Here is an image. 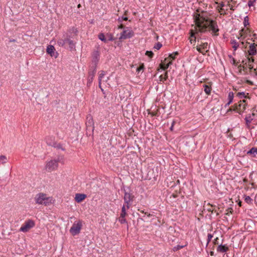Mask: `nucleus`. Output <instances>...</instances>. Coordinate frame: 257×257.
I'll return each instance as SVG.
<instances>
[{"mask_svg": "<svg viewBox=\"0 0 257 257\" xmlns=\"http://www.w3.org/2000/svg\"><path fill=\"white\" fill-rule=\"evenodd\" d=\"M208 20V14L206 12H202L201 14H196L194 15V22L196 26L194 27V30H191L190 31L189 39L191 43L195 41L196 37L195 35L197 31L204 32L206 31L209 26Z\"/></svg>", "mask_w": 257, "mask_h": 257, "instance_id": "1", "label": "nucleus"}, {"mask_svg": "<svg viewBox=\"0 0 257 257\" xmlns=\"http://www.w3.org/2000/svg\"><path fill=\"white\" fill-rule=\"evenodd\" d=\"M247 45H249V49L248 50V55H247V59H248V67L250 71L253 69V71L254 72L255 75L257 76V69H253V66L252 65V63L254 61V59L252 56L256 55V47L257 45L255 43L250 44L249 42H246L245 43V48L247 47Z\"/></svg>", "mask_w": 257, "mask_h": 257, "instance_id": "2", "label": "nucleus"}, {"mask_svg": "<svg viewBox=\"0 0 257 257\" xmlns=\"http://www.w3.org/2000/svg\"><path fill=\"white\" fill-rule=\"evenodd\" d=\"M64 163V159L63 157H59L57 159L51 160L48 161L45 165V169L48 172H51L56 170L58 167V163Z\"/></svg>", "mask_w": 257, "mask_h": 257, "instance_id": "3", "label": "nucleus"}, {"mask_svg": "<svg viewBox=\"0 0 257 257\" xmlns=\"http://www.w3.org/2000/svg\"><path fill=\"white\" fill-rule=\"evenodd\" d=\"M57 43L61 47H64L66 44H68L71 50L75 49V43L71 40L68 36H66L64 39H59Z\"/></svg>", "mask_w": 257, "mask_h": 257, "instance_id": "4", "label": "nucleus"}, {"mask_svg": "<svg viewBox=\"0 0 257 257\" xmlns=\"http://www.w3.org/2000/svg\"><path fill=\"white\" fill-rule=\"evenodd\" d=\"M214 3V7L220 15H225L227 14L226 11L223 7L225 6L224 4L220 0H212Z\"/></svg>", "mask_w": 257, "mask_h": 257, "instance_id": "5", "label": "nucleus"}, {"mask_svg": "<svg viewBox=\"0 0 257 257\" xmlns=\"http://www.w3.org/2000/svg\"><path fill=\"white\" fill-rule=\"evenodd\" d=\"M246 100L243 99L240 100L237 103L234 105V110H236L238 113L242 112L246 108Z\"/></svg>", "mask_w": 257, "mask_h": 257, "instance_id": "6", "label": "nucleus"}, {"mask_svg": "<svg viewBox=\"0 0 257 257\" xmlns=\"http://www.w3.org/2000/svg\"><path fill=\"white\" fill-rule=\"evenodd\" d=\"M219 29L217 23L215 21L210 20V32L212 36H217L219 35Z\"/></svg>", "mask_w": 257, "mask_h": 257, "instance_id": "7", "label": "nucleus"}, {"mask_svg": "<svg viewBox=\"0 0 257 257\" xmlns=\"http://www.w3.org/2000/svg\"><path fill=\"white\" fill-rule=\"evenodd\" d=\"M35 201L37 203L46 205L48 203L49 198L44 194H37L35 197Z\"/></svg>", "mask_w": 257, "mask_h": 257, "instance_id": "8", "label": "nucleus"}, {"mask_svg": "<svg viewBox=\"0 0 257 257\" xmlns=\"http://www.w3.org/2000/svg\"><path fill=\"white\" fill-rule=\"evenodd\" d=\"M134 196L132 194L125 192L124 195V203L126 204L127 209H128L132 204L134 200Z\"/></svg>", "mask_w": 257, "mask_h": 257, "instance_id": "9", "label": "nucleus"}, {"mask_svg": "<svg viewBox=\"0 0 257 257\" xmlns=\"http://www.w3.org/2000/svg\"><path fill=\"white\" fill-rule=\"evenodd\" d=\"M134 36V32L131 30H125L120 33L119 40L126 39L132 37Z\"/></svg>", "mask_w": 257, "mask_h": 257, "instance_id": "10", "label": "nucleus"}, {"mask_svg": "<svg viewBox=\"0 0 257 257\" xmlns=\"http://www.w3.org/2000/svg\"><path fill=\"white\" fill-rule=\"evenodd\" d=\"M86 124L87 130H91L92 131H93L94 128V122L93 118L91 116L87 117Z\"/></svg>", "mask_w": 257, "mask_h": 257, "instance_id": "11", "label": "nucleus"}, {"mask_svg": "<svg viewBox=\"0 0 257 257\" xmlns=\"http://www.w3.org/2000/svg\"><path fill=\"white\" fill-rule=\"evenodd\" d=\"M55 50V48L52 45H49L47 47V52L49 54H50L51 56L54 57L55 58H56L58 56V54L57 52L55 53L54 52Z\"/></svg>", "mask_w": 257, "mask_h": 257, "instance_id": "12", "label": "nucleus"}, {"mask_svg": "<svg viewBox=\"0 0 257 257\" xmlns=\"http://www.w3.org/2000/svg\"><path fill=\"white\" fill-rule=\"evenodd\" d=\"M249 33L250 31L248 28H242L239 31V37H238V39H243Z\"/></svg>", "mask_w": 257, "mask_h": 257, "instance_id": "13", "label": "nucleus"}, {"mask_svg": "<svg viewBox=\"0 0 257 257\" xmlns=\"http://www.w3.org/2000/svg\"><path fill=\"white\" fill-rule=\"evenodd\" d=\"M208 44L207 43H204L197 48V50L202 54H204L206 53H207L208 51V49H207Z\"/></svg>", "mask_w": 257, "mask_h": 257, "instance_id": "14", "label": "nucleus"}, {"mask_svg": "<svg viewBox=\"0 0 257 257\" xmlns=\"http://www.w3.org/2000/svg\"><path fill=\"white\" fill-rule=\"evenodd\" d=\"M81 230V226H72L70 229V232L73 236L78 234Z\"/></svg>", "mask_w": 257, "mask_h": 257, "instance_id": "15", "label": "nucleus"}, {"mask_svg": "<svg viewBox=\"0 0 257 257\" xmlns=\"http://www.w3.org/2000/svg\"><path fill=\"white\" fill-rule=\"evenodd\" d=\"M86 197V195L84 194L77 193L75 195V200L77 202L79 203L84 200Z\"/></svg>", "mask_w": 257, "mask_h": 257, "instance_id": "16", "label": "nucleus"}, {"mask_svg": "<svg viewBox=\"0 0 257 257\" xmlns=\"http://www.w3.org/2000/svg\"><path fill=\"white\" fill-rule=\"evenodd\" d=\"M255 114L252 112V113L248 114L245 118L246 125L247 126H249L250 123L251 122V120L253 119L254 116Z\"/></svg>", "mask_w": 257, "mask_h": 257, "instance_id": "17", "label": "nucleus"}, {"mask_svg": "<svg viewBox=\"0 0 257 257\" xmlns=\"http://www.w3.org/2000/svg\"><path fill=\"white\" fill-rule=\"evenodd\" d=\"M99 53L98 51H95L92 53V61L96 64L99 60Z\"/></svg>", "mask_w": 257, "mask_h": 257, "instance_id": "18", "label": "nucleus"}, {"mask_svg": "<svg viewBox=\"0 0 257 257\" xmlns=\"http://www.w3.org/2000/svg\"><path fill=\"white\" fill-rule=\"evenodd\" d=\"M236 2L233 0H227V6L231 10L234 11L233 7H235Z\"/></svg>", "mask_w": 257, "mask_h": 257, "instance_id": "19", "label": "nucleus"}, {"mask_svg": "<svg viewBox=\"0 0 257 257\" xmlns=\"http://www.w3.org/2000/svg\"><path fill=\"white\" fill-rule=\"evenodd\" d=\"M247 154L250 155L251 157H255L257 154V148H252L247 152Z\"/></svg>", "mask_w": 257, "mask_h": 257, "instance_id": "20", "label": "nucleus"}, {"mask_svg": "<svg viewBox=\"0 0 257 257\" xmlns=\"http://www.w3.org/2000/svg\"><path fill=\"white\" fill-rule=\"evenodd\" d=\"M234 94L232 92H230L228 94V101L226 105H229L232 102L233 99Z\"/></svg>", "mask_w": 257, "mask_h": 257, "instance_id": "21", "label": "nucleus"}, {"mask_svg": "<svg viewBox=\"0 0 257 257\" xmlns=\"http://www.w3.org/2000/svg\"><path fill=\"white\" fill-rule=\"evenodd\" d=\"M105 75V72L103 71H101L99 75V86L101 88V84L102 81V78Z\"/></svg>", "mask_w": 257, "mask_h": 257, "instance_id": "22", "label": "nucleus"}, {"mask_svg": "<svg viewBox=\"0 0 257 257\" xmlns=\"http://www.w3.org/2000/svg\"><path fill=\"white\" fill-rule=\"evenodd\" d=\"M228 249V247L224 245H220L218 247V250L222 252H226Z\"/></svg>", "mask_w": 257, "mask_h": 257, "instance_id": "23", "label": "nucleus"}, {"mask_svg": "<svg viewBox=\"0 0 257 257\" xmlns=\"http://www.w3.org/2000/svg\"><path fill=\"white\" fill-rule=\"evenodd\" d=\"M126 209H127V208H126V204L124 203L122 207L121 213L120 214L121 217L122 218H123L125 216Z\"/></svg>", "mask_w": 257, "mask_h": 257, "instance_id": "24", "label": "nucleus"}, {"mask_svg": "<svg viewBox=\"0 0 257 257\" xmlns=\"http://www.w3.org/2000/svg\"><path fill=\"white\" fill-rule=\"evenodd\" d=\"M8 159L5 155L0 156V163L2 164H5L7 162Z\"/></svg>", "mask_w": 257, "mask_h": 257, "instance_id": "25", "label": "nucleus"}, {"mask_svg": "<svg viewBox=\"0 0 257 257\" xmlns=\"http://www.w3.org/2000/svg\"><path fill=\"white\" fill-rule=\"evenodd\" d=\"M32 226H23L21 227L20 230L23 232H27L30 229Z\"/></svg>", "mask_w": 257, "mask_h": 257, "instance_id": "26", "label": "nucleus"}, {"mask_svg": "<svg viewBox=\"0 0 257 257\" xmlns=\"http://www.w3.org/2000/svg\"><path fill=\"white\" fill-rule=\"evenodd\" d=\"M244 201L246 203L248 204H252V199L249 196H244Z\"/></svg>", "mask_w": 257, "mask_h": 257, "instance_id": "27", "label": "nucleus"}, {"mask_svg": "<svg viewBox=\"0 0 257 257\" xmlns=\"http://www.w3.org/2000/svg\"><path fill=\"white\" fill-rule=\"evenodd\" d=\"M243 25L245 28H247V26L249 25V19L247 16L244 18Z\"/></svg>", "mask_w": 257, "mask_h": 257, "instance_id": "28", "label": "nucleus"}, {"mask_svg": "<svg viewBox=\"0 0 257 257\" xmlns=\"http://www.w3.org/2000/svg\"><path fill=\"white\" fill-rule=\"evenodd\" d=\"M160 81H164V80H166L168 78V74L167 72H165V76H163V75H161L160 77Z\"/></svg>", "mask_w": 257, "mask_h": 257, "instance_id": "29", "label": "nucleus"}, {"mask_svg": "<svg viewBox=\"0 0 257 257\" xmlns=\"http://www.w3.org/2000/svg\"><path fill=\"white\" fill-rule=\"evenodd\" d=\"M98 38L104 42H106V39L105 38V36L103 34L101 33L98 35Z\"/></svg>", "mask_w": 257, "mask_h": 257, "instance_id": "30", "label": "nucleus"}, {"mask_svg": "<svg viewBox=\"0 0 257 257\" xmlns=\"http://www.w3.org/2000/svg\"><path fill=\"white\" fill-rule=\"evenodd\" d=\"M94 74L95 72L94 71H93L92 73L89 74V76L88 77V82L90 83L92 81Z\"/></svg>", "mask_w": 257, "mask_h": 257, "instance_id": "31", "label": "nucleus"}, {"mask_svg": "<svg viewBox=\"0 0 257 257\" xmlns=\"http://www.w3.org/2000/svg\"><path fill=\"white\" fill-rule=\"evenodd\" d=\"M34 224H35L34 222L32 220H30V219H29V220L26 221V222H25V224H24V225H34Z\"/></svg>", "mask_w": 257, "mask_h": 257, "instance_id": "32", "label": "nucleus"}, {"mask_svg": "<svg viewBox=\"0 0 257 257\" xmlns=\"http://www.w3.org/2000/svg\"><path fill=\"white\" fill-rule=\"evenodd\" d=\"M186 245H178L177 246H175L173 248V250L174 251H177L178 250H179L180 249L183 248L184 246H185Z\"/></svg>", "mask_w": 257, "mask_h": 257, "instance_id": "33", "label": "nucleus"}, {"mask_svg": "<svg viewBox=\"0 0 257 257\" xmlns=\"http://www.w3.org/2000/svg\"><path fill=\"white\" fill-rule=\"evenodd\" d=\"M231 43L233 45V48L234 49V50H236L237 48L239 47L238 44L235 41H232Z\"/></svg>", "mask_w": 257, "mask_h": 257, "instance_id": "34", "label": "nucleus"}, {"mask_svg": "<svg viewBox=\"0 0 257 257\" xmlns=\"http://www.w3.org/2000/svg\"><path fill=\"white\" fill-rule=\"evenodd\" d=\"M178 54V53L177 52H176L175 53H173L169 55V57L172 58V60L175 59L176 56H177Z\"/></svg>", "mask_w": 257, "mask_h": 257, "instance_id": "35", "label": "nucleus"}, {"mask_svg": "<svg viewBox=\"0 0 257 257\" xmlns=\"http://www.w3.org/2000/svg\"><path fill=\"white\" fill-rule=\"evenodd\" d=\"M236 96L239 98L245 97V93L244 92H238L236 93Z\"/></svg>", "mask_w": 257, "mask_h": 257, "instance_id": "36", "label": "nucleus"}, {"mask_svg": "<svg viewBox=\"0 0 257 257\" xmlns=\"http://www.w3.org/2000/svg\"><path fill=\"white\" fill-rule=\"evenodd\" d=\"M146 55L150 58H152L154 55V53L152 51H147L146 52Z\"/></svg>", "mask_w": 257, "mask_h": 257, "instance_id": "37", "label": "nucleus"}, {"mask_svg": "<svg viewBox=\"0 0 257 257\" xmlns=\"http://www.w3.org/2000/svg\"><path fill=\"white\" fill-rule=\"evenodd\" d=\"M162 46V45L160 43H157L155 46L154 48L156 49L157 50H159Z\"/></svg>", "mask_w": 257, "mask_h": 257, "instance_id": "38", "label": "nucleus"}, {"mask_svg": "<svg viewBox=\"0 0 257 257\" xmlns=\"http://www.w3.org/2000/svg\"><path fill=\"white\" fill-rule=\"evenodd\" d=\"M128 20L126 17H122L121 18H119L118 21L119 23H121L122 21H127Z\"/></svg>", "mask_w": 257, "mask_h": 257, "instance_id": "39", "label": "nucleus"}, {"mask_svg": "<svg viewBox=\"0 0 257 257\" xmlns=\"http://www.w3.org/2000/svg\"><path fill=\"white\" fill-rule=\"evenodd\" d=\"M238 68L239 69V71H241L242 70V69L245 71V72H246V67H245L244 66H241V65H240L239 66H238Z\"/></svg>", "mask_w": 257, "mask_h": 257, "instance_id": "40", "label": "nucleus"}, {"mask_svg": "<svg viewBox=\"0 0 257 257\" xmlns=\"http://www.w3.org/2000/svg\"><path fill=\"white\" fill-rule=\"evenodd\" d=\"M144 65H141L140 67H138L137 68V71H138V72H139L141 70H144Z\"/></svg>", "mask_w": 257, "mask_h": 257, "instance_id": "41", "label": "nucleus"}, {"mask_svg": "<svg viewBox=\"0 0 257 257\" xmlns=\"http://www.w3.org/2000/svg\"><path fill=\"white\" fill-rule=\"evenodd\" d=\"M204 91L207 94H209V87L207 85H205Z\"/></svg>", "mask_w": 257, "mask_h": 257, "instance_id": "42", "label": "nucleus"}, {"mask_svg": "<svg viewBox=\"0 0 257 257\" xmlns=\"http://www.w3.org/2000/svg\"><path fill=\"white\" fill-rule=\"evenodd\" d=\"M119 220L121 224H123L125 222V220L124 219V217L122 218L121 216L120 217Z\"/></svg>", "mask_w": 257, "mask_h": 257, "instance_id": "43", "label": "nucleus"}, {"mask_svg": "<svg viewBox=\"0 0 257 257\" xmlns=\"http://www.w3.org/2000/svg\"><path fill=\"white\" fill-rule=\"evenodd\" d=\"M254 2H253V1H249L248 3V6L250 7H251V6H253V3Z\"/></svg>", "mask_w": 257, "mask_h": 257, "instance_id": "44", "label": "nucleus"}, {"mask_svg": "<svg viewBox=\"0 0 257 257\" xmlns=\"http://www.w3.org/2000/svg\"><path fill=\"white\" fill-rule=\"evenodd\" d=\"M169 66V64H167L166 65L164 64V68H163V70H165L166 69H167Z\"/></svg>", "mask_w": 257, "mask_h": 257, "instance_id": "45", "label": "nucleus"}, {"mask_svg": "<svg viewBox=\"0 0 257 257\" xmlns=\"http://www.w3.org/2000/svg\"><path fill=\"white\" fill-rule=\"evenodd\" d=\"M118 29H123L124 28V26L122 24H120L118 27Z\"/></svg>", "mask_w": 257, "mask_h": 257, "instance_id": "46", "label": "nucleus"}, {"mask_svg": "<svg viewBox=\"0 0 257 257\" xmlns=\"http://www.w3.org/2000/svg\"><path fill=\"white\" fill-rule=\"evenodd\" d=\"M238 205H239V206L241 207V201L239 200L238 202Z\"/></svg>", "mask_w": 257, "mask_h": 257, "instance_id": "47", "label": "nucleus"}, {"mask_svg": "<svg viewBox=\"0 0 257 257\" xmlns=\"http://www.w3.org/2000/svg\"><path fill=\"white\" fill-rule=\"evenodd\" d=\"M209 243V234L207 235V245Z\"/></svg>", "mask_w": 257, "mask_h": 257, "instance_id": "48", "label": "nucleus"}, {"mask_svg": "<svg viewBox=\"0 0 257 257\" xmlns=\"http://www.w3.org/2000/svg\"><path fill=\"white\" fill-rule=\"evenodd\" d=\"M160 67L162 69H163V68H164V64H160Z\"/></svg>", "mask_w": 257, "mask_h": 257, "instance_id": "49", "label": "nucleus"}, {"mask_svg": "<svg viewBox=\"0 0 257 257\" xmlns=\"http://www.w3.org/2000/svg\"><path fill=\"white\" fill-rule=\"evenodd\" d=\"M176 123V121H173L172 122V124H171V126H174V124H175Z\"/></svg>", "mask_w": 257, "mask_h": 257, "instance_id": "50", "label": "nucleus"}, {"mask_svg": "<svg viewBox=\"0 0 257 257\" xmlns=\"http://www.w3.org/2000/svg\"><path fill=\"white\" fill-rule=\"evenodd\" d=\"M170 130L171 131H173V126H171L170 128Z\"/></svg>", "mask_w": 257, "mask_h": 257, "instance_id": "51", "label": "nucleus"}, {"mask_svg": "<svg viewBox=\"0 0 257 257\" xmlns=\"http://www.w3.org/2000/svg\"><path fill=\"white\" fill-rule=\"evenodd\" d=\"M81 223H79V222H78L76 224L74 223L73 225H81Z\"/></svg>", "mask_w": 257, "mask_h": 257, "instance_id": "52", "label": "nucleus"}, {"mask_svg": "<svg viewBox=\"0 0 257 257\" xmlns=\"http://www.w3.org/2000/svg\"><path fill=\"white\" fill-rule=\"evenodd\" d=\"M110 41H112L113 39L112 38V37L111 36L109 39Z\"/></svg>", "mask_w": 257, "mask_h": 257, "instance_id": "53", "label": "nucleus"}, {"mask_svg": "<svg viewBox=\"0 0 257 257\" xmlns=\"http://www.w3.org/2000/svg\"><path fill=\"white\" fill-rule=\"evenodd\" d=\"M167 64H169V66L172 64V62L170 61Z\"/></svg>", "mask_w": 257, "mask_h": 257, "instance_id": "54", "label": "nucleus"}, {"mask_svg": "<svg viewBox=\"0 0 257 257\" xmlns=\"http://www.w3.org/2000/svg\"><path fill=\"white\" fill-rule=\"evenodd\" d=\"M47 144H49V145H52V144L51 143H48L47 141Z\"/></svg>", "mask_w": 257, "mask_h": 257, "instance_id": "55", "label": "nucleus"}, {"mask_svg": "<svg viewBox=\"0 0 257 257\" xmlns=\"http://www.w3.org/2000/svg\"><path fill=\"white\" fill-rule=\"evenodd\" d=\"M77 7H78V8H80V7H81V5H80V4H79V5H78Z\"/></svg>", "mask_w": 257, "mask_h": 257, "instance_id": "56", "label": "nucleus"}, {"mask_svg": "<svg viewBox=\"0 0 257 257\" xmlns=\"http://www.w3.org/2000/svg\"><path fill=\"white\" fill-rule=\"evenodd\" d=\"M233 64H236L235 60L233 59Z\"/></svg>", "mask_w": 257, "mask_h": 257, "instance_id": "57", "label": "nucleus"}, {"mask_svg": "<svg viewBox=\"0 0 257 257\" xmlns=\"http://www.w3.org/2000/svg\"><path fill=\"white\" fill-rule=\"evenodd\" d=\"M209 91L210 92L211 91V84L210 83V90H209Z\"/></svg>", "mask_w": 257, "mask_h": 257, "instance_id": "58", "label": "nucleus"}, {"mask_svg": "<svg viewBox=\"0 0 257 257\" xmlns=\"http://www.w3.org/2000/svg\"><path fill=\"white\" fill-rule=\"evenodd\" d=\"M244 42H241V44H242L243 46H244Z\"/></svg>", "mask_w": 257, "mask_h": 257, "instance_id": "59", "label": "nucleus"}, {"mask_svg": "<svg viewBox=\"0 0 257 257\" xmlns=\"http://www.w3.org/2000/svg\"><path fill=\"white\" fill-rule=\"evenodd\" d=\"M210 254L211 255H212L213 252L211 251V252H210Z\"/></svg>", "mask_w": 257, "mask_h": 257, "instance_id": "60", "label": "nucleus"}, {"mask_svg": "<svg viewBox=\"0 0 257 257\" xmlns=\"http://www.w3.org/2000/svg\"><path fill=\"white\" fill-rule=\"evenodd\" d=\"M209 237H210V239L212 237V236L210 234V236H209Z\"/></svg>", "mask_w": 257, "mask_h": 257, "instance_id": "61", "label": "nucleus"}, {"mask_svg": "<svg viewBox=\"0 0 257 257\" xmlns=\"http://www.w3.org/2000/svg\"><path fill=\"white\" fill-rule=\"evenodd\" d=\"M256 0H253V2H255Z\"/></svg>", "mask_w": 257, "mask_h": 257, "instance_id": "62", "label": "nucleus"}]
</instances>
